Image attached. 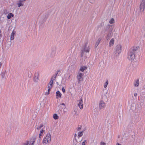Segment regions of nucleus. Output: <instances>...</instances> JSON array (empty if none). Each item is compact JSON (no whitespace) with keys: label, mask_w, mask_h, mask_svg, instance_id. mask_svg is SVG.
Returning <instances> with one entry per match:
<instances>
[{"label":"nucleus","mask_w":145,"mask_h":145,"mask_svg":"<svg viewBox=\"0 0 145 145\" xmlns=\"http://www.w3.org/2000/svg\"><path fill=\"white\" fill-rule=\"evenodd\" d=\"M139 48L138 47H133L132 50H130L128 53L127 58L130 60H133L135 58V54Z\"/></svg>","instance_id":"1"},{"label":"nucleus","mask_w":145,"mask_h":145,"mask_svg":"<svg viewBox=\"0 0 145 145\" xmlns=\"http://www.w3.org/2000/svg\"><path fill=\"white\" fill-rule=\"evenodd\" d=\"M122 46L120 44L117 45L115 48V51L114 52V56L116 57L118 56L121 52Z\"/></svg>","instance_id":"2"},{"label":"nucleus","mask_w":145,"mask_h":145,"mask_svg":"<svg viewBox=\"0 0 145 145\" xmlns=\"http://www.w3.org/2000/svg\"><path fill=\"white\" fill-rule=\"evenodd\" d=\"M90 48L88 46V43H85L83 47H82L81 50V57H83L84 55V52L88 53L89 52Z\"/></svg>","instance_id":"3"},{"label":"nucleus","mask_w":145,"mask_h":145,"mask_svg":"<svg viewBox=\"0 0 145 145\" xmlns=\"http://www.w3.org/2000/svg\"><path fill=\"white\" fill-rule=\"evenodd\" d=\"M51 135L49 133H47L46 136L44 138L43 142L45 144L49 143L51 141Z\"/></svg>","instance_id":"4"},{"label":"nucleus","mask_w":145,"mask_h":145,"mask_svg":"<svg viewBox=\"0 0 145 145\" xmlns=\"http://www.w3.org/2000/svg\"><path fill=\"white\" fill-rule=\"evenodd\" d=\"M84 74L81 73L80 71H78L77 74V78L78 83H80L83 81V76Z\"/></svg>","instance_id":"5"},{"label":"nucleus","mask_w":145,"mask_h":145,"mask_svg":"<svg viewBox=\"0 0 145 145\" xmlns=\"http://www.w3.org/2000/svg\"><path fill=\"white\" fill-rule=\"evenodd\" d=\"M140 10L141 12H143L145 8V0H142L140 6Z\"/></svg>","instance_id":"6"},{"label":"nucleus","mask_w":145,"mask_h":145,"mask_svg":"<svg viewBox=\"0 0 145 145\" xmlns=\"http://www.w3.org/2000/svg\"><path fill=\"white\" fill-rule=\"evenodd\" d=\"M78 105L79 107V108L82 109L83 108V99H82L81 97L80 99L78 101Z\"/></svg>","instance_id":"7"},{"label":"nucleus","mask_w":145,"mask_h":145,"mask_svg":"<svg viewBox=\"0 0 145 145\" xmlns=\"http://www.w3.org/2000/svg\"><path fill=\"white\" fill-rule=\"evenodd\" d=\"M105 104L103 101H101L100 102L99 105V108L100 109H103L105 108Z\"/></svg>","instance_id":"8"},{"label":"nucleus","mask_w":145,"mask_h":145,"mask_svg":"<svg viewBox=\"0 0 145 145\" xmlns=\"http://www.w3.org/2000/svg\"><path fill=\"white\" fill-rule=\"evenodd\" d=\"M57 74V73H55L54 75L52 77L49 83V85L53 86V81L55 79Z\"/></svg>","instance_id":"9"},{"label":"nucleus","mask_w":145,"mask_h":145,"mask_svg":"<svg viewBox=\"0 0 145 145\" xmlns=\"http://www.w3.org/2000/svg\"><path fill=\"white\" fill-rule=\"evenodd\" d=\"M36 140V138L35 137H33L31 138L29 142V145H33V144Z\"/></svg>","instance_id":"10"},{"label":"nucleus","mask_w":145,"mask_h":145,"mask_svg":"<svg viewBox=\"0 0 145 145\" xmlns=\"http://www.w3.org/2000/svg\"><path fill=\"white\" fill-rule=\"evenodd\" d=\"M16 34V32L13 30L11 34V36H10V39L11 40H13L14 39V35Z\"/></svg>","instance_id":"11"},{"label":"nucleus","mask_w":145,"mask_h":145,"mask_svg":"<svg viewBox=\"0 0 145 145\" xmlns=\"http://www.w3.org/2000/svg\"><path fill=\"white\" fill-rule=\"evenodd\" d=\"M101 40V37L99 38L97 40L96 43L95 45V47H97L100 43Z\"/></svg>","instance_id":"12"},{"label":"nucleus","mask_w":145,"mask_h":145,"mask_svg":"<svg viewBox=\"0 0 145 145\" xmlns=\"http://www.w3.org/2000/svg\"><path fill=\"white\" fill-rule=\"evenodd\" d=\"M114 38L112 39L109 43V46L110 47L112 46L114 44Z\"/></svg>","instance_id":"13"},{"label":"nucleus","mask_w":145,"mask_h":145,"mask_svg":"<svg viewBox=\"0 0 145 145\" xmlns=\"http://www.w3.org/2000/svg\"><path fill=\"white\" fill-rule=\"evenodd\" d=\"M62 94L59 91H57L56 93V96L57 99L59 98H60Z\"/></svg>","instance_id":"14"},{"label":"nucleus","mask_w":145,"mask_h":145,"mask_svg":"<svg viewBox=\"0 0 145 145\" xmlns=\"http://www.w3.org/2000/svg\"><path fill=\"white\" fill-rule=\"evenodd\" d=\"M87 67L86 66L81 67L79 71H80V72L81 71L83 72L85 70H86L87 69Z\"/></svg>","instance_id":"15"},{"label":"nucleus","mask_w":145,"mask_h":145,"mask_svg":"<svg viewBox=\"0 0 145 145\" xmlns=\"http://www.w3.org/2000/svg\"><path fill=\"white\" fill-rule=\"evenodd\" d=\"M39 80V76L38 75L35 76L34 77V81L35 82H37Z\"/></svg>","instance_id":"16"},{"label":"nucleus","mask_w":145,"mask_h":145,"mask_svg":"<svg viewBox=\"0 0 145 145\" xmlns=\"http://www.w3.org/2000/svg\"><path fill=\"white\" fill-rule=\"evenodd\" d=\"M139 81L138 80L136 81L134 84V86L135 87H138L139 85Z\"/></svg>","instance_id":"17"},{"label":"nucleus","mask_w":145,"mask_h":145,"mask_svg":"<svg viewBox=\"0 0 145 145\" xmlns=\"http://www.w3.org/2000/svg\"><path fill=\"white\" fill-rule=\"evenodd\" d=\"M14 15L12 13H9L7 16V18L8 19H9L11 18L12 17H13Z\"/></svg>","instance_id":"18"},{"label":"nucleus","mask_w":145,"mask_h":145,"mask_svg":"<svg viewBox=\"0 0 145 145\" xmlns=\"http://www.w3.org/2000/svg\"><path fill=\"white\" fill-rule=\"evenodd\" d=\"M111 32L109 33H108V35L107 36V37H106V39L107 40H108L109 39L111 36Z\"/></svg>","instance_id":"19"},{"label":"nucleus","mask_w":145,"mask_h":145,"mask_svg":"<svg viewBox=\"0 0 145 145\" xmlns=\"http://www.w3.org/2000/svg\"><path fill=\"white\" fill-rule=\"evenodd\" d=\"M83 131L79 132L78 133V136L79 137H80L83 135Z\"/></svg>","instance_id":"20"},{"label":"nucleus","mask_w":145,"mask_h":145,"mask_svg":"<svg viewBox=\"0 0 145 145\" xmlns=\"http://www.w3.org/2000/svg\"><path fill=\"white\" fill-rule=\"evenodd\" d=\"M53 118L55 120L58 119L59 118L58 116L56 114L53 115Z\"/></svg>","instance_id":"21"},{"label":"nucleus","mask_w":145,"mask_h":145,"mask_svg":"<svg viewBox=\"0 0 145 145\" xmlns=\"http://www.w3.org/2000/svg\"><path fill=\"white\" fill-rule=\"evenodd\" d=\"M44 132V130L43 129H41L40 131V133L39 135V138H40L42 135L43 133Z\"/></svg>","instance_id":"22"},{"label":"nucleus","mask_w":145,"mask_h":145,"mask_svg":"<svg viewBox=\"0 0 145 145\" xmlns=\"http://www.w3.org/2000/svg\"><path fill=\"white\" fill-rule=\"evenodd\" d=\"M114 20L113 18H111L110 20L109 21V22L110 24H112L114 23Z\"/></svg>","instance_id":"23"},{"label":"nucleus","mask_w":145,"mask_h":145,"mask_svg":"<svg viewBox=\"0 0 145 145\" xmlns=\"http://www.w3.org/2000/svg\"><path fill=\"white\" fill-rule=\"evenodd\" d=\"M108 81H106V82L104 84V87L105 88H106V87H107V86L108 85Z\"/></svg>","instance_id":"24"},{"label":"nucleus","mask_w":145,"mask_h":145,"mask_svg":"<svg viewBox=\"0 0 145 145\" xmlns=\"http://www.w3.org/2000/svg\"><path fill=\"white\" fill-rule=\"evenodd\" d=\"M29 141H27L23 144V145H29Z\"/></svg>","instance_id":"25"},{"label":"nucleus","mask_w":145,"mask_h":145,"mask_svg":"<svg viewBox=\"0 0 145 145\" xmlns=\"http://www.w3.org/2000/svg\"><path fill=\"white\" fill-rule=\"evenodd\" d=\"M5 72L6 71H5V72H3L1 74V77L2 78H3L4 77Z\"/></svg>","instance_id":"26"},{"label":"nucleus","mask_w":145,"mask_h":145,"mask_svg":"<svg viewBox=\"0 0 145 145\" xmlns=\"http://www.w3.org/2000/svg\"><path fill=\"white\" fill-rule=\"evenodd\" d=\"M87 143V142L86 140H84L82 143V145H85Z\"/></svg>","instance_id":"27"},{"label":"nucleus","mask_w":145,"mask_h":145,"mask_svg":"<svg viewBox=\"0 0 145 145\" xmlns=\"http://www.w3.org/2000/svg\"><path fill=\"white\" fill-rule=\"evenodd\" d=\"M52 86H52V85H50L48 84V88H50V89H51Z\"/></svg>","instance_id":"28"},{"label":"nucleus","mask_w":145,"mask_h":145,"mask_svg":"<svg viewBox=\"0 0 145 145\" xmlns=\"http://www.w3.org/2000/svg\"><path fill=\"white\" fill-rule=\"evenodd\" d=\"M100 145H106V143L104 142H101L100 143Z\"/></svg>","instance_id":"29"},{"label":"nucleus","mask_w":145,"mask_h":145,"mask_svg":"<svg viewBox=\"0 0 145 145\" xmlns=\"http://www.w3.org/2000/svg\"><path fill=\"white\" fill-rule=\"evenodd\" d=\"M62 91L63 93L65 91V90L64 87H63L62 88Z\"/></svg>","instance_id":"30"},{"label":"nucleus","mask_w":145,"mask_h":145,"mask_svg":"<svg viewBox=\"0 0 145 145\" xmlns=\"http://www.w3.org/2000/svg\"><path fill=\"white\" fill-rule=\"evenodd\" d=\"M49 93H50L48 91L46 92L45 95H48L49 94Z\"/></svg>","instance_id":"31"},{"label":"nucleus","mask_w":145,"mask_h":145,"mask_svg":"<svg viewBox=\"0 0 145 145\" xmlns=\"http://www.w3.org/2000/svg\"><path fill=\"white\" fill-rule=\"evenodd\" d=\"M41 128L39 126H38L37 128V129H38V130H39Z\"/></svg>","instance_id":"32"},{"label":"nucleus","mask_w":145,"mask_h":145,"mask_svg":"<svg viewBox=\"0 0 145 145\" xmlns=\"http://www.w3.org/2000/svg\"><path fill=\"white\" fill-rule=\"evenodd\" d=\"M134 96L135 97H136L137 96V93H135L134 94Z\"/></svg>","instance_id":"33"},{"label":"nucleus","mask_w":145,"mask_h":145,"mask_svg":"<svg viewBox=\"0 0 145 145\" xmlns=\"http://www.w3.org/2000/svg\"><path fill=\"white\" fill-rule=\"evenodd\" d=\"M116 145H121V144H120L119 143L117 142L116 143Z\"/></svg>","instance_id":"34"},{"label":"nucleus","mask_w":145,"mask_h":145,"mask_svg":"<svg viewBox=\"0 0 145 145\" xmlns=\"http://www.w3.org/2000/svg\"><path fill=\"white\" fill-rule=\"evenodd\" d=\"M2 65V63L1 62H0V68L1 67Z\"/></svg>","instance_id":"35"},{"label":"nucleus","mask_w":145,"mask_h":145,"mask_svg":"<svg viewBox=\"0 0 145 145\" xmlns=\"http://www.w3.org/2000/svg\"><path fill=\"white\" fill-rule=\"evenodd\" d=\"M81 129V128L80 127H79L78 128V131H80Z\"/></svg>","instance_id":"36"},{"label":"nucleus","mask_w":145,"mask_h":145,"mask_svg":"<svg viewBox=\"0 0 145 145\" xmlns=\"http://www.w3.org/2000/svg\"><path fill=\"white\" fill-rule=\"evenodd\" d=\"M50 89V88H48V91L49 92L50 91V89Z\"/></svg>","instance_id":"37"},{"label":"nucleus","mask_w":145,"mask_h":145,"mask_svg":"<svg viewBox=\"0 0 145 145\" xmlns=\"http://www.w3.org/2000/svg\"><path fill=\"white\" fill-rule=\"evenodd\" d=\"M43 126V125L42 124H41L40 126H39V127H40V128H41V127H42Z\"/></svg>","instance_id":"38"},{"label":"nucleus","mask_w":145,"mask_h":145,"mask_svg":"<svg viewBox=\"0 0 145 145\" xmlns=\"http://www.w3.org/2000/svg\"><path fill=\"white\" fill-rule=\"evenodd\" d=\"M61 105H64V106L65 105V104L64 103H62L61 104Z\"/></svg>","instance_id":"39"},{"label":"nucleus","mask_w":145,"mask_h":145,"mask_svg":"<svg viewBox=\"0 0 145 145\" xmlns=\"http://www.w3.org/2000/svg\"><path fill=\"white\" fill-rule=\"evenodd\" d=\"M74 141H76V142H77V140H76V139H75L74 140Z\"/></svg>","instance_id":"40"},{"label":"nucleus","mask_w":145,"mask_h":145,"mask_svg":"<svg viewBox=\"0 0 145 145\" xmlns=\"http://www.w3.org/2000/svg\"><path fill=\"white\" fill-rule=\"evenodd\" d=\"M76 134H75V136H74V137H76Z\"/></svg>","instance_id":"41"},{"label":"nucleus","mask_w":145,"mask_h":145,"mask_svg":"<svg viewBox=\"0 0 145 145\" xmlns=\"http://www.w3.org/2000/svg\"><path fill=\"white\" fill-rule=\"evenodd\" d=\"M70 76H69V79L70 78Z\"/></svg>","instance_id":"42"}]
</instances>
